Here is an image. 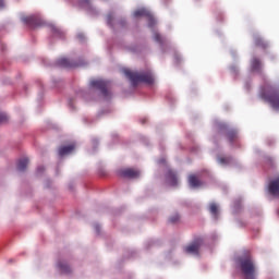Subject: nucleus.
Masks as SVG:
<instances>
[{"instance_id":"obj_1","label":"nucleus","mask_w":279,"mask_h":279,"mask_svg":"<svg viewBox=\"0 0 279 279\" xmlns=\"http://www.w3.org/2000/svg\"><path fill=\"white\" fill-rule=\"evenodd\" d=\"M123 73L128 80L131 82V86L136 88L140 84H148L151 86L154 84V75L151 72H134L130 69H124Z\"/></svg>"},{"instance_id":"obj_2","label":"nucleus","mask_w":279,"mask_h":279,"mask_svg":"<svg viewBox=\"0 0 279 279\" xmlns=\"http://www.w3.org/2000/svg\"><path fill=\"white\" fill-rule=\"evenodd\" d=\"M240 270L244 279H256L258 276L256 264L254 259H252L251 255H246L244 257L239 258Z\"/></svg>"},{"instance_id":"obj_3","label":"nucleus","mask_w":279,"mask_h":279,"mask_svg":"<svg viewBox=\"0 0 279 279\" xmlns=\"http://www.w3.org/2000/svg\"><path fill=\"white\" fill-rule=\"evenodd\" d=\"M260 97H262V99H264V101L269 104V106L274 110L279 111V92H278V89H276L274 87H269L268 89H265L264 92L260 93Z\"/></svg>"},{"instance_id":"obj_4","label":"nucleus","mask_w":279,"mask_h":279,"mask_svg":"<svg viewBox=\"0 0 279 279\" xmlns=\"http://www.w3.org/2000/svg\"><path fill=\"white\" fill-rule=\"evenodd\" d=\"M89 86L92 88H96L97 90H99L101 93L102 97H105V99H109V97H111L110 82L100 80V78H96V80H92L89 82Z\"/></svg>"},{"instance_id":"obj_5","label":"nucleus","mask_w":279,"mask_h":279,"mask_svg":"<svg viewBox=\"0 0 279 279\" xmlns=\"http://www.w3.org/2000/svg\"><path fill=\"white\" fill-rule=\"evenodd\" d=\"M202 243H204V240L202 238H196L191 244L184 247L185 254H194V256H198Z\"/></svg>"},{"instance_id":"obj_6","label":"nucleus","mask_w":279,"mask_h":279,"mask_svg":"<svg viewBox=\"0 0 279 279\" xmlns=\"http://www.w3.org/2000/svg\"><path fill=\"white\" fill-rule=\"evenodd\" d=\"M120 175L122 178H129V179L141 178V171L134 168H126V169L120 170Z\"/></svg>"},{"instance_id":"obj_7","label":"nucleus","mask_w":279,"mask_h":279,"mask_svg":"<svg viewBox=\"0 0 279 279\" xmlns=\"http://www.w3.org/2000/svg\"><path fill=\"white\" fill-rule=\"evenodd\" d=\"M23 23H25L26 25H29L32 27V29L38 27L40 25V20L37 19L36 16L34 15H31V16H26V17H23Z\"/></svg>"},{"instance_id":"obj_8","label":"nucleus","mask_w":279,"mask_h":279,"mask_svg":"<svg viewBox=\"0 0 279 279\" xmlns=\"http://www.w3.org/2000/svg\"><path fill=\"white\" fill-rule=\"evenodd\" d=\"M135 19H138V16H147V19L150 21V26L154 25V16H151V13L147 11V9H138L134 12Z\"/></svg>"},{"instance_id":"obj_9","label":"nucleus","mask_w":279,"mask_h":279,"mask_svg":"<svg viewBox=\"0 0 279 279\" xmlns=\"http://www.w3.org/2000/svg\"><path fill=\"white\" fill-rule=\"evenodd\" d=\"M166 180L170 186H178V174L173 170H169Z\"/></svg>"},{"instance_id":"obj_10","label":"nucleus","mask_w":279,"mask_h":279,"mask_svg":"<svg viewBox=\"0 0 279 279\" xmlns=\"http://www.w3.org/2000/svg\"><path fill=\"white\" fill-rule=\"evenodd\" d=\"M57 64L58 66H63V69H73L75 66H77V64L71 62L69 59L66 58H60L57 60Z\"/></svg>"},{"instance_id":"obj_11","label":"nucleus","mask_w":279,"mask_h":279,"mask_svg":"<svg viewBox=\"0 0 279 279\" xmlns=\"http://www.w3.org/2000/svg\"><path fill=\"white\" fill-rule=\"evenodd\" d=\"M75 150V144H70L68 146H61L58 150L59 156H69Z\"/></svg>"},{"instance_id":"obj_12","label":"nucleus","mask_w":279,"mask_h":279,"mask_svg":"<svg viewBox=\"0 0 279 279\" xmlns=\"http://www.w3.org/2000/svg\"><path fill=\"white\" fill-rule=\"evenodd\" d=\"M187 182L192 189H197V187L202 186V181L195 174H190Z\"/></svg>"},{"instance_id":"obj_13","label":"nucleus","mask_w":279,"mask_h":279,"mask_svg":"<svg viewBox=\"0 0 279 279\" xmlns=\"http://www.w3.org/2000/svg\"><path fill=\"white\" fill-rule=\"evenodd\" d=\"M251 69H252V71L260 72L263 69V62L260 61V59L254 57L251 60Z\"/></svg>"},{"instance_id":"obj_14","label":"nucleus","mask_w":279,"mask_h":279,"mask_svg":"<svg viewBox=\"0 0 279 279\" xmlns=\"http://www.w3.org/2000/svg\"><path fill=\"white\" fill-rule=\"evenodd\" d=\"M254 43L255 47H258L259 49H267V47H269V44H267V41L259 36L254 37Z\"/></svg>"},{"instance_id":"obj_15","label":"nucleus","mask_w":279,"mask_h":279,"mask_svg":"<svg viewBox=\"0 0 279 279\" xmlns=\"http://www.w3.org/2000/svg\"><path fill=\"white\" fill-rule=\"evenodd\" d=\"M226 136L229 143H234V141H236L238 132L234 129L227 130Z\"/></svg>"},{"instance_id":"obj_16","label":"nucleus","mask_w":279,"mask_h":279,"mask_svg":"<svg viewBox=\"0 0 279 279\" xmlns=\"http://www.w3.org/2000/svg\"><path fill=\"white\" fill-rule=\"evenodd\" d=\"M58 267L61 271V274H71L73 270L71 269V266H69L65 262H59Z\"/></svg>"},{"instance_id":"obj_17","label":"nucleus","mask_w":279,"mask_h":279,"mask_svg":"<svg viewBox=\"0 0 279 279\" xmlns=\"http://www.w3.org/2000/svg\"><path fill=\"white\" fill-rule=\"evenodd\" d=\"M27 165H29V159L27 158L20 159L17 162V170L25 171V169H27Z\"/></svg>"},{"instance_id":"obj_18","label":"nucleus","mask_w":279,"mask_h":279,"mask_svg":"<svg viewBox=\"0 0 279 279\" xmlns=\"http://www.w3.org/2000/svg\"><path fill=\"white\" fill-rule=\"evenodd\" d=\"M209 213H210L211 215H214L215 218L217 219V216L219 215L217 204L211 203V204L209 205Z\"/></svg>"},{"instance_id":"obj_19","label":"nucleus","mask_w":279,"mask_h":279,"mask_svg":"<svg viewBox=\"0 0 279 279\" xmlns=\"http://www.w3.org/2000/svg\"><path fill=\"white\" fill-rule=\"evenodd\" d=\"M154 40L156 41V43H159V45H162V43H165V39L161 37V35L160 34H158V33H155V35H154Z\"/></svg>"},{"instance_id":"obj_20","label":"nucleus","mask_w":279,"mask_h":279,"mask_svg":"<svg viewBox=\"0 0 279 279\" xmlns=\"http://www.w3.org/2000/svg\"><path fill=\"white\" fill-rule=\"evenodd\" d=\"M230 160H231L230 157L218 158V162H220V165H229Z\"/></svg>"},{"instance_id":"obj_21","label":"nucleus","mask_w":279,"mask_h":279,"mask_svg":"<svg viewBox=\"0 0 279 279\" xmlns=\"http://www.w3.org/2000/svg\"><path fill=\"white\" fill-rule=\"evenodd\" d=\"M170 223H178L180 221V215L175 214L174 216L169 218Z\"/></svg>"},{"instance_id":"obj_22","label":"nucleus","mask_w":279,"mask_h":279,"mask_svg":"<svg viewBox=\"0 0 279 279\" xmlns=\"http://www.w3.org/2000/svg\"><path fill=\"white\" fill-rule=\"evenodd\" d=\"M8 123V114L0 112V124Z\"/></svg>"},{"instance_id":"obj_23","label":"nucleus","mask_w":279,"mask_h":279,"mask_svg":"<svg viewBox=\"0 0 279 279\" xmlns=\"http://www.w3.org/2000/svg\"><path fill=\"white\" fill-rule=\"evenodd\" d=\"M45 171V167H38L37 168V173H43Z\"/></svg>"},{"instance_id":"obj_24","label":"nucleus","mask_w":279,"mask_h":279,"mask_svg":"<svg viewBox=\"0 0 279 279\" xmlns=\"http://www.w3.org/2000/svg\"><path fill=\"white\" fill-rule=\"evenodd\" d=\"M107 23L110 25L112 23V15H108Z\"/></svg>"},{"instance_id":"obj_25","label":"nucleus","mask_w":279,"mask_h":279,"mask_svg":"<svg viewBox=\"0 0 279 279\" xmlns=\"http://www.w3.org/2000/svg\"><path fill=\"white\" fill-rule=\"evenodd\" d=\"M5 5V2L3 0H0V8H3Z\"/></svg>"},{"instance_id":"obj_26","label":"nucleus","mask_w":279,"mask_h":279,"mask_svg":"<svg viewBox=\"0 0 279 279\" xmlns=\"http://www.w3.org/2000/svg\"><path fill=\"white\" fill-rule=\"evenodd\" d=\"M268 160H269V162H274V160H271V158H269Z\"/></svg>"}]
</instances>
